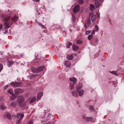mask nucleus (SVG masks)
Listing matches in <instances>:
<instances>
[{
  "instance_id": "obj_1",
  "label": "nucleus",
  "mask_w": 124,
  "mask_h": 124,
  "mask_svg": "<svg viewBox=\"0 0 124 124\" xmlns=\"http://www.w3.org/2000/svg\"><path fill=\"white\" fill-rule=\"evenodd\" d=\"M24 100V98L22 95H20L17 97V101L20 107H23L25 105V104L24 103L23 104L21 103L23 102Z\"/></svg>"
},
{
  "instance_id": "obj_2",
  "label": "nucleus",
  "mask_w": 124,
  "mask_h": 124,
  "mask_svg": "<svg viewBox=\"0 0 124 124\" xmlns=\"http://www.w3.org/2000/svg\"><path fill=\"white\" fill-rule=\"evenodd\" d=\"M82 85L81 84H79L77 87L76 90L77 91L79 95L80 96H82L84 93V90L82 89Z\"/></svg>"
},
{
  "instance_id": "obj_3",
  "label": "nucleus",
  "mask_w": 124,
  "mask_h": 124,
  "mask_svg": "<svg viewBox=\"0 0 124 124\" xmlns=\"http://www.w3.org/2000/svg\"><path fill=\"white\" fill-rule=\"evenodd\" d=\"M16 116L17 118H19V119L16 122V123L17 124H20L21 123L22 120L24 117V115L23 114L17 113Z\"/></svg>"
},
{
  "instance_id": "obj_4",
  "label": "nucleus",
  "mask_w": 124,
  "mask_h": 124,
  "mask_svg": "<svg viewBox=\"0 0 124 124\" xmlns=\"http://www.w3.org/2000/svg\"><path fill=\"white\" fill-rule=\"evenodd\" d=\"M45 68L44 66H41L39 67L37 69L36 68H33V72L34 73H36L42 71Z\"/></svg>"
},
{
  "instance_id": "obj_5",
  "label": "nucleus",
  "mask_w": 124,
  "mask_h": 124,
  "mask_svg": "<svg viewBox=\"0 0 124 124\" xmlns=\"http://www.w3.org/2000/svg\"><path fill=\"white\" fill-rule=\"evenodd\" d=\"M11 85L13 87H20L22 84L21 83L17 82H12L10 83Z\"/></svg>"
},
{
  "instance_id": "obj_6",
  "label": "nucleus",
  "mask_w": 124,
  "mask_h": 124,
  "mask_svg": "<svg viewBox=\"0 0 124 124\" xmlns=\"http://www.w3.org/2000/svg\"><path fill=\"white\" fill-rule=\"evenodd\" d=\"M80 9V6L79 5L76 6L73 9L74 12L76 13Z\"/></svg>"
},
{
  "instance_id": "obj_7",
  "label": "nucleus",
  "mask_w": 124,
  "mask_h": 124,
  "mask_svg": "<svg viewBox=\"0 0 124 124\" xmlns=\"http://www.w3.org/2000/svg\"><path fill=\"white\" fill-rule=\"evenodd\" d=\"M83 118L85 120L87 121H91L92 119V118L91 117H88L86 116V115H84L83 116Z\"/></svg>"
},
{
  "instance_id": "obj_8",
  "label": "nucleus",
  "mask_w": 124,
  "mask_h": 124,
  "mask_svg": "<svg viewBox=\"0 0 124 124\" xmlns=\"http://www.w3.org/2000/svg\"><path fill=\"white\" fill-rule=\"evenodd\" d=\"M23 91L22 89H19L15 90V92L16 94H20L23 93Z\"/></svg>"
},
{
  "instance_id": "obj_9",
  "label": "nucleus",
  "mask_w": 124,
  "mask_h": 124,
  "mask_svg": "<svg viewBox=\"0 0 124 124\" xmlns=\"http://www.w3.org/2000/svg\"><path fill=\"white\" fill-rule=\"evenodd\" d=\"M43 93L42 92L38 93L37 96V100H38L42 96Z\"/></svg>"
},
{
  "instance_id": "obj_10",
  "label": "nucleus",
  "mask_w": 124,
  "mask_h": 124,
  "mask_svg": "<svg viewBox=\"0 0 124 124\" xmlns=\"http://www.w3.org/2000/svg\"><path fill=\"white\" fill-rule=\"evenodd\" d=\"M18 17L16 16H15L13 17L12 18H11L12 20L14 22H17L18 20Z\"/></svg>"
},
{
  "instance_id": "obj_11",
  "label": "nucleus",
  "mask_w": 124,
  "mask_h": 124,
  "mask_svg": "<svg viewBox=\"0 0 124 124\" xmlns=\"http://www.w3.org/2000/svg\"><path fill=\"white\" fill-rule=\"evenodd\" d=\"M16 104L15 102H12L10 104L9 107L11 108H14L16 107Z\"/></svg>"
},
{
  "instance_id": "obj_12",
  "label": "nucleus",
  "mask_w": 124,
  "mask_h": 124,
  "mask_svg": "<svg viewBox=\"0 0 124 124\" xmlns=\"http://www.w3.org/2000/svg\"><path fill=\"white\" fill-rule=\"evenodd\" d=\"M72 94L73 96L76 97L78 96V91L77 92L76 91H73L72 93Z\"/></svg>"
},
{
  "instance_id": "obj_13",
  "label": "nucleus",
  "mask_w": 124,
  "mask_h": 124,
  "mask_svg": "<svg viewBox=\"0 0 124 124\" xmlns=\"http://www.w3.org/2000/svg\"><path fill=\"white\" fill-rule=\"evenodd\" d=\"M70 81L73 82L74 84H76L77 82L76 78H70Z\"/></svg>"
},
{
  "instance_id": "obj_14",
  "label": "nucleus",
  "mask_w": 124,
  "mask_h": 124,
  "mask_svg": "<svg viewBox=\"0 0 124 124\" xmlns=\"http://www.w3.org/2000/svg\"><path fill=\"white\" fill-rule=\"evenodd\" d=\"M90 9L92 11H93L95 9V7L93 4H91L90 5Z\"/></svg>"
},
{
  "instance_id": "obj_15",
  "label": "nucleus",
  "mask_w": 124,
  "mask_h": 124,
  "mask_svg": "<svg viewBox=\"0 0 124 124\" xmlns=\"http://www.w3.org/2000/svg\"><path fill=\"white\" fill-rule=\"evenodd\" d=\"M13 62L12 61V60H9L8 61L7 63V64L8 66L10 67L11 65H12L13 64Z\"/></svg>"
},
{
  "instance_id": "obj_16",
  "label": "nucleus",
  "mask_w": 124,
  "mask_h": 124,
  "mask_svg": "<svg viewBox=\"0 0 124 124\" xmlns=\"http://www.w3.org/2000/svg\"><path fill=\"white\" fill-rule=\"evenodd\" d=\"M36 100V97H33L31 99V100L29 101V102L30 103H32L35 101Z\"/></svg>"
},
{
  "instance_id": "obj_17",
  "label": "nucleus",
  "mask_w": 124,
  "mask_h": 124,
  "mask_svg": "<svg viewBox=\"0 0 124 124\" xmlns=\"http://www.w3.org/2000/svg\"><path fill=\"white\" fill-rule=\"evenodd\" d=\"M67 58L69 60H72L73 59V56L72 55H68L67 56Z\"/></svg>"
},
{
  "instance_id": "obj_18",
  "label": "nucleus",
  "mask_w": 124,
  "mask_h": 124,
  "mask_svg": "<svg viewBox=\"0 0 124 124\" xmlns=\"http://www.w3.org/2000/svg\"><path fill=\"white\" fill-rule=\"evenodd\" d=\"M96 18V16L95 15H93L91 16V19L92 21H94Z\"/></svg>"
},
{
  "instance_id": "obj_19",
  "label": "nucleus",
  "mask_w": 124,
  "mask_h": 124,
  "mask_svg": "<svg viewBox=\"0 0 124 124\" xmlns=\"http://www.w3.org/2000/svg\"><path fill=\"white\" fill-rule=\"evenodd\" d=\"M65 65L67 67H69L70 65V63L69 61H66L65 62Z\"/></svg>"
},
{
  "instance_id": "obj_20",
  "label": "nucleus",
  "mask_w": 124,
  "mask_h": 124,
  "mask_svg": "<svg viewBox=\"0 0 124 124\" xmlns=\"http://www.w3.org/2000/svg\"><path fill=\"white\" fill-rule=\"evenodd\" d=\"M9 23L7 22H5L4 23V25L5 26V28H9V27L8 26Z\"/></svg>"
},
{
  "instance_id": "obj_21",
  "label": "nucleus",
  "mask_w": 124,
  "mask_h": 124,
  "mask_svg": "<svg viewBox=\"0 0 124 124\" xmlns=\"http://www.w3.org/2000/svg\"><path fill=\"white\" fill-rule=\"evenodd\" d=\"M0 108L2 110H4L6 108V107L4 105L1 104L0 105Z\"/></svg>"
},
{
  "instance_id": "obj_22",
  "label": "nucleus",
  "mask_w": 124,
  "mask_h": 124,
  "mask_svg": "<svg viewBox=\"0 0 124 124\" xmlns=\"http://www.w3.org/2000/svg\"><path fill=\"white\" fill-rule=\"evenodd\" d=\"M74 84L73 83H71L70 84V90H72L74 88Z\"/></svg>"
},
{
  "instance_id": "obj_23",
  "label": "nucleus",
  "mask_w": 124,
  "mask_h": 124,
  "mask_svg": "<svg viewBox=\"0 0 124 124\" xmlns=\"http://www.w3.org/2000/svg\"><path fill=\"white\" fill-rule=\"evenodd\" d=\"M73 50L74 51H76L78 48V47L75 45H73Z\"/></svg>"
},
{
  "instance_id": "obj_24",
  "label": "nucleus",
  "mask_w": 124,
  "mask_h": 124,
  "mask_svg": "<svg viewBox=\"0 0 124 124\" xmlns=\"http://www.w3.org/2000/svg\"><path fill=\"white\" fill-rule=\"evenodd\" d=\"M38 24L39 25V26H41L42 29H46V27H45L44 25L42 24H41L40 23H38Z\"/></svg>"
},
{
  "instance_id": "obj_25",
  "label": "nucleus",
  "mask_w": 124,
  "mask_h": 124,
  "mask_svg": "<svg viewBox=\"0 0 124 124\" xmlns=\"http://www.w3.org/2000/svg\"><path fill=\"white\" fill-rule=\"evenodd\" d=\"M10 16H9L6 18H5L3 19V21H8L10 19Z\"/></svg>"
},
{
  "instance_id": "obj_26",
  "label": "nucleus",
  "mask_w": 124,
  "mask_h": 124,
  "mask_svg": "<svg viewBox=\"0 0 124 124\" xmlns=\"http://www.w3.org/2000/svg\"><path fill=\"white\" fill-rule=\"evenodd\" d=\"M110 72L112 74H113L114 75H117V74L116 73V72L115 71H110Z\"/></svg>"
},
{
  "instance_id": "obj_27",
  "label": "nucleus",
  "mask_w": 124,
  "mask_h": 124,
  "mask_svg": "<svg viewBox=\"0 0 124 124\" xmlns=\"http://www.w3.org/2000/svg\"><path fill=\"white\" fill-rule=\"evenodd\" d=\"M95 5L96 7L97 8L99 7V6L101 5L98 2H95Z\"/></svg>"
},
{
  "instance_id": "obj_28",
  "label": "nucleus",
  "mask_w": 124,
  "mask_h": 124,
  "mask_svg": "<svg viewBox=\"0 0 124 124\" xmlns=\"http://www.w3.org/2000/svg\"><path fill=\"white\" fill-rule=\"evenodd\" d=\"M8 92L10 94H12L13 92V90L11 89H9L8 91Z\"/></svg>"
},
{
  "instance_id": "obj_29",
  "label": "nucleus",
  "mask_w": 124,
  "mask_h": 124,
  "mask_svg": "<svg viewBox=\"0 0 124 124\" xmlns=\"http://www.w3.org/2000/svg\"><path fill=\"white\" fill-rule=\"evenodd\" d=\"M92 34L89 35L88 37V39L89 40H90L92 37Z\"/></svg>"
},
{
  "instance_id": "obj_30",
  "label": "nucleus",
  "mask_w": 124,
  "mask_h": 124,
  "mask_svg": "<svg viewBox=\"0 0 124 124\" xmlns=\"http://www.w3.org/2000/svg\"><path fill=\"white\" fill-rule=\"evenodd\" d=\"M95 31H99V27L98 25H95Z\"/></svg>"
},
{
  "instance_id": "obj_31",
  "label": "nucleus",
  "mask_w": 124,
  "mask_h": 124,
  "mask_svg": "<svg viewBox=\"0 0 124 124\" xmlns=\"http://www.w3.org/2000/svg\"><path fill=\"white\" fill-rule=\"evenodd\" d=\"M72 43L71 42H69L68 44V45L67 46V48H69L70 47V46H71Z\"/></svg>"
},
{
  "instance_id": "obj_32",
  "label": "nucleus",
  "mask_w": 124,
  "mask_h": 124,
  "mask_svg": "<svg viewBox=\"0 0 124 124\" xmlns=\"http://www.w3.org/2000/svg\"><path fill=\"white\" fill-rule=\"evenodd\" d=\"M3 66L2 64L0 63V72H1V71L3 69Z\"/></svg>"
},
{
  "instance_id": "obj_33",
  "label": "nucleus",
  "mask_w": 124,
  "mask_h": 124,
  "mask_svg": "<svg viewBox=\"0 0 124 124\" xmlns=\"http://www.w3.org/2000/svg\"><path fill=\"white\" fill-rule=\"evenodd\" d=\"M78 2L80 4H83L84 2L83 0H79Z\"/></svg>"
},
{
  "instance_id": "obj_34",
  "label": "nucleus",
  "mask_w": 124,
  "mask_h": 124,
  "mask_svg": "<svg viewBox=\"0 0 124 124\" xmlns=\"http://www.w3.org/2000/svg\"><path fill=\"white\" fill-rule=\"evenodd\" d=\"M77 43L78 44H81L82 43V41L81 40H79L77 41Z\"/></svg>"
},
{
  "instance_id": "obj_35",
  "label": "nucleus",
  "mask_w": 124,
  "mask_h": 124,
  "mask_svg": "<svg viewBox=\"0 0 124 124\" xmlns=\"http://www.w3.org/2000/svg\"><path fill=\"white\" fill-rule=\"evenodd\" d=\"M90 31H87L85 32V34L87 35H88L90 33Z\"/></svg>"
},
{
  "instance_id": "obj_36",
  "label": "nucleus",
  "mask_w": 124,
  "mask_h": 124,
  "mask_svg": "<svg viewBox=\"0 0 124 124\" xmlns=\"http://www.w3.org/2000/svg\"><path fill=\"white\" fill-rule=\"evenodd\" d=\"M9 98H10V100H12V101L14 100V99H15V98H14L13 97H12V96H10V97Z\"/></svg>"
},
{
  "instance_id": "obj_37",
  "label": "nucleus",
  "mask_w": 124,
  "mask_h": 124,
  "mask_svg": "<svg viewBox=\"0 0 124 124\" xmlns=\"http://www.w3.org/2000/svg\"><path fill=\"white\" fill-rule=\"evenodd\" d=\"M12 94V97L14 98H16V97H15V94H13L12 93V94Z\"/></svg>"
},
{
  "instance_id": "obj_38",
  "label": "nucleus",
  "mask_w": 124,
  "mask_h": 124,
  "mask_svg": "<svg viewBox=\"0 0 124 124\" xmlns=\"http://www.w3.org/2000/svg\"><path fill=\"white\" fill-rule=\"evenodd\" d=\"M8 87V85H6L4 87V89H6Z\"/></svg>"
},
{
  "instance_id": "obj_39",
  "label": "nucleus",
  "mask_w": 124,
  "mask_h": 124,
  "mask_svg": "<svg viewBox=\"0 0 124 124\" xmlns=\"http://www.w3.org/2000/svg\"><path fill=\"white\" fill-rule=\"evenodd\" d=\"M3 26L2 24H0V29H1L2 27Z\"/></svg>"
},
{
  "instance_id": "obj_40",
  "label": "nucleus",
  "mask_w": 124,
  "mask_h": 124,
  "mask_svg": "<svg viewBox=\"0 0 124 124\" xmlns=\"http://www.w3.org/2000/svg\"><path fill=\"white\" fill-rule=\"evenodd\" d=\"M95 31L94 30H93L92 32V34H94L95 33Z\"/></svg>"
},
{
  "instance_id": "obj_41",
  "label": "nucleus",
  "mask_w": 124,
  "mask_h": 124,
  "mask_svg": "<svg viewBox=\"0 0 124 124\" xmlns=\"http://www.w3.org/2000/svg\"><path fill=\"white\" fill-rule=\"evenodd\" d=\"M33 0L35 2H39V0Z\"/></svg>"
},
{
  "instance_id": "obj_42",
  "label": "nucleus",
  "mask_w": 124,
  "mask_h": 124,
  "mask_svg": "<svg viewBox=\"0 0 124 124\" xmlns=\"http://www.w3.org/2000/svg\"><path fill=\"white\" fill-rule=\"evenodd\" d=\"M86 24H85L84 25V26L86 28H87V26L86 25Z\"/></svg>"
},
{
  "instance_id": "obj_43",
  "label": "nucleus",
  "mask_w": 124,
  "mask_h": 124,
  "mask_svg": "<svg viewBox=\"0 0 124 124\" xmlns=\"http://www.w3.org/2000/svg\"><path fill=\"white\" fill-rule=\"evenodd\" d=\"M0 100L1 101H3V98H1L0 99Z\"/></svg>"
},
{
  "instance_id": "obj_44",
  "label": "nucleus",
  "mask_w": 124,
  "mask_h": 124,
  "mask_svg": "<svg viewBox=\"0 0 124 124\" xmlns=\"http://www.w3.org/2000/svg\"><path fill=\"white\" fill-rule=\"evenodd\" d=\"M88 23H89V24H90V21H89L88 22Z\"/></svg>"
},
{
  "instance_id": "obj_45",
  "label": "nucleus",
  "mask_w": 124,
  "mask_h": 124,
  "mask_svg": "<svg viewBox=\"0 0 124 124\" xmlns=\"http://www.w3.org/2000/svg\"><path fill=\"white\" fill-rule=\"evenodd\" d=\"M97 44H98V42H96V45Z\"/></svg>"
},
{
  "instance_id": "obj_46",
  "label": "nucleus",
  "mask_w": 124,
  "mask_h": 124,
  "mask_svg": "<svg viewBox=\"0 0 124 124\" xmlns=\"http://www.w3.org/2000/svg\"><path fill=\"white\" fill-rule=\"evenodd\" d=\"M7 31H6V32H5V33H7Z\"/></svg>"
},
{
  "instance_id": "obj_47",
  "label": "nucleus",
  "mask_w": 124,
  "mask_h": 124,
  "mask_svg": "<svg viewBox=\"0 0 124 124\" xmlns=\"http://www.w3.org/2000/svg\"><path fill=\"white\" fill-rule=\"evenodd\" d=\"M92 109H93V107H92Z\"/></svg>"
},
{
  "instance_id": "obj_48",
  "label": "nucleus",
  "mask_w": 124,
  "mask_h": 124,
  "mask_svg": "<svg viewBox=\"0 0 124 124\" xmlns=\"http://www.w3.org/2000/svg\"><path fill=\"white\" fill-rule=\"evenodd\" d=\"M101 2H103V1H101Z\"/></svg>"
},
{
  "instance_id": "obj_49",
  "label": "nucleus",
  "mask_w": 124,
  "mask_h": 124,
  "mask_svg": "<svg viewBox=\"0 0 124 124\" xmlns=\"http://www.w3.org/2000/svg\"><path fill=\"white\" fill-rule=\"evenodd\" d=\"M100 0L101 1V0Z\"/></svg>"
}]
</instances>
